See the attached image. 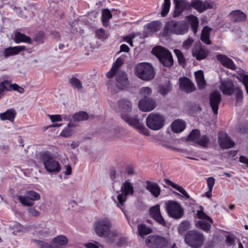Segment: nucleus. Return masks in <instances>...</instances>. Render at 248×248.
Segmentation results:
<instances>
[{"label":"nucleus","mask_w":248,"mask_h":248,"mask_svg":"<svg viewBox=\"0 0 248 248\" xmlns=\"http://www.w3.org/2000/svg\"><path fill=\"white\" fill-rule=\"evenodd\" d=\"M170 6V0H164V2L162 6L161 15L162 17H165L168 14Z\"/></svg>","instance_id":"nucleus-42"},{"label":"nucleus","mask_w":248,"mask_h":248,"mask_svg":"<svg viewBox=\"0 0 248 248\" xmlns=\"http://www.w3.org/2000/svg\"><path fill=\"white\" fill-rule=\"evenodd\" d=\"M216 58L223 66L231 70L236 69V65L233 61L227 56L222 54H218L216 55Z\"/></svg>","instance_id":"nucleus-19"},{"label":"nucleus","mask_w":248,"mask_h":248,"mask_svg":"<svg viewBox=\"0 0 248 248\" xmlns=\"http://www.w3.org/2000/svg\"><path fill=\"white\" fill-rule=\"evenodd\" d=\"M233 93L235 95L236 101L237 102H242L243 99V94L242 90L241 88L239 87H236Z\"/></svg>","instance_id":"nucleus-52"},{"label":"nucleus","mask_w":248,"mask_h":248,"mask_svg":"<svg viewBox=\"0 0 248 248\" xmlns=\"http://www.w3.org/2000/svg\"><path fill=\"white\" fill-rule=\"evenodd\" d=\"M40 159L45 169L48 172L58 173L60 171L61 166L58 161L54 159L50 152L46 151L41 152Z\"/></svg>","instance_id":"nucleus-3"},{"label":"nucleus","mask_w":248,"mask_h":248,"mask_svg":"<svg viewBox=\"0 0 248 248\" xmlns=\"http://www.w3.org/2000/svg\"><path fill=\"white\" fill-rule=\"evenodd\" d=\"M161 26L160 22L158 20L152 21L146 25L147 29L152 33L159 31L161 29Z\"/></svg>","instance_id":"nucleus-35"},{"label":"nucleus","mask_w":248,"mask_h":248,"mask_svg":"<svg viewBox=\"0 0 248 248\" xmlns=\"http://www.w3.org/2000/svg\"><path fill=\"white\" fill-rule=\"evenodd\" d=\"M216 7L214 2H203L201 0H192L190 3V9L192 7L199 13H202L207 9H213Z\"/></svg>","instance_id":"nucleus-13"},{"label":"nucleus","mask_w":248,"mask_h":248,"mask_svg":"<svg viewBox=\"0 0 248 248\" xmlns=\"http://www.w3.org/2000/svg\"><path fill=\"white\" fill-rule=\"evenodd\" d=\"M26 47L24 46H10L6 48L2 51V55L5 58L18 54L20 52L24 51Z\"/></svg>","instance_id":"nucleus-22"},{"label":"nucleus","mask_w":248,"mask_h":248,"mask_svg":"<svg viewBox=\"0 0 248 248\" xmlns=\"http://www.w3.org/2000/svg\"><path fill=\"white\" fill-rule=\"evenodd\" d=\"M16 115V111L14 108H10L4 112L0 113V119L2 121L8 120L11 122H13Z\"/></svg>","instance_id":"nucleus-27"},{"label":"nucleus","mask_w":248,"mask_h":248,"mask_svg":"<svg viewBox=\"0 0 248 248\" xmlns=\"http://www.w3.org/2000/svg\"><path fill=\"white\" fill-rule=\"evenodd\" d=\"M72 118L75 121H84L89 118V115L85 111H80L75 113L73 115Z\"/></svg>","instance_id":"nucleus-38"},{"label":"nucleus","mask_w":248,"mask_h":248,"mask_svg":"<svg viewBox=\"0 0 248 248\" xmlns=\"http://www.w3.org/2000/svg\"><path fill=\"white\" fill-rule=\"evenodd\" d=\"M14 40V42L16 44L23 42L31 44L32 43V40L30 37L19 31H17L15 33Z\"/></svg>","instance_id":"nucleus-28"},{"label":"nucleus","mask_w":248,"mask_h":248,"mask_svg":"<svg viewBox=\"0 0 248 248\" xmlns=\"http://www.w3.org/2000/svg\"><path fill=\"white\" fill-rule=\"evenodd\" d=\"M138 107L142 111H150L156 107V103L152 98L145 97L139 101Z\"/></svg>","instance_id":"nucleus-15"},{"label":"nucleus","mask_w":248,"mask_h":248,"mask_svg":"<svg viewBox=\"0 0 248 248\" xmlns=\"http://www.w3.org/2000/svg\"><path fill=\"white\" fill-rule=\"evenodd\" d=\"M189 29L187 22L183 20L168 21L164 27V34L167 35L170 32L177 35H183L187 32Z\"/></svg>","instance_id":"nucleus-2"},{"label":"nucleus","mask_w":248,"mask_h":248,"mask_svg":"<svg viewBox=\"0 0 248 248\" xmlns=\"http://www.w3.org/2000/svg\"><path fill=\"white\" fill-rule=\"evenodd\" d=\"M116 80L121 86V89L126 88L129 84L127 75L124 71L118 72L116 77Z\"/></svg>","instance_id":"nucleus-25"},{"label":"nucleus","mask_w":248,"mask_h":248,"mask_svg":"<svg viewBox=\"0 0 248 248\" xmlns=\"http://www.w3.org/2000/svg\"><path fill=\"white\" fill-rule=\"evenodd\" d=\"M209 53V51L207 49L202 46L195 48L192 52L193 56L198 61L205 59Z\"/></svg>","instance_id":"nucleus-24"},{"label":"nucleus","mask_w":248,"mask_h":248,"mask_svg":"<svg viewBox=\"0 0 248 248\" xmlns=\"http://www.w3.org/2000/svg\"><path fill=\"white\" fill-rule=\"evenodd\" d=\"M194 40L192 37L187 38L186 41L184 42L183 44V47L186 48H188L191 46Z\"/></svg>","instance_id":"nucleus-63"},{"label":"nucleus","mask_w":248,"mask_h":248,"mask_svg":"<svg viewBox=\"0 0 248 248\" xmlns=\"http://www.w3.org/2000/svg\"><path fill=\"white\" fill-rule=\"evenodd\" d=\"M112 15L108 9H104L102 11L101 21L104 26H107L110 19Z\"/></svg>","instance_id":"nucleus-36"},{"label":"nucleus","mask_w":248,"mask_h":248,"mask_svg":"<svg viewBox=\"0 0 248 248\" xmlns=\"http://www.w3.org/2000/svg\"><path fill=\"white\" fill-rule=\"evenodd\" d=\"M118 70L115 68L114 66H112L109 71L107 73V77L109 78H112L117 73H118Z\"/></svg>","instance_id":"nucleus-60"},{"label":"nucleus","mask_w":248,"mask_h":248,"mask_svg":"<svg viewBox=\"0 0 248 248\" xmlns=\"http://www.w3.org/2000/svg\"><path fill=\"white\" fill-rule=\"evenodd\" d=\"M180 89L186 93H189L196 90L195 86L190 79L186 77L179 78Z\"/></svg>","instance_id":"nucleus-17"},{"label":"nucleus","mask_w":248,"mask_h":248,"mask_svg":"<svg viewBox=\"0 0 248 248\" xmlns=\"http://www.w3.org/2000/svg\"><path fill=\"white\" fill-rule=\"evenodd\" d=\"M146 123L150 129L158 130L163 127L165 118L160 114L151 113L146 118Z\"/></svg>","instance_id":"nucleus-9"},{"label":"nucleus","mask_w":248,"mask_h":248,"mask_svg":"<svg viewBox=\"0 0 248 248\" xmlns=\"http://www.w3.org/2000/svg\"><path fill=\"white\" fill-rule=\"evenodd\" d=\"M145 242L149 248H175L176 247L175 244L170 246L167 239L157 235H149L146 238Z\"/></svg>","instance_id":"nucleus-5"},{"label":"nucleus","mask_w":248,"mask_h":248,"mask_svg":"<svg viewBox=\"0 0 248 248\" xmlns=\"http://www.w3.org/2000/svg\"><path fill=\"white\" fill-rule=\"evenodd\" d=\"M237 78L240 81L243 82L245 87L247 93L248 94V75L241 74L239 76V78Z\"/></svg>","instance_id":"nucleus-54"},{"label":"nucleus","mask_w":248,"mask_h":248,"mask_svg":"<svg viewBox=\"0 0 248 248\" xmlns=\"http://www.w3.org/2000/svg\"><path fill=\"white\" fill-rule=\"evenodd\" d=\"M10 81L8 80H4L0 83V99L4 95L5 91H9L8 85Z\"/></svg>","instance_id":"nucleus-40"},{"label":"nucleus","mask_w":248,"mask_h":248,"mask_svg":"<svg viewBox=\"0 0 248 248\" xmlns=\"http://www.w3.org/2000/svg\"><path fill=\"white\" fill-rule=\"evenodd\" d=\"M195 76L198 88L200 89L203 88L206 85V82L204 80L203 71L199 70L196 72Z\"/></svg>","instance_id":"nucleus-33"},{"label":"nucleus","mask_w":248,"mask_h":248,"mask_svg":"<svg viewBox=\"0 0 248 248\" xmlns=\"http://www.w3.org/2000/svg\"><path fill=\"white\" fill-rule=\"evenodd\" d=\"M123 56H126L125 55H122L121 57L118 58L115 62L113 63L112 66H114L115 68L119 70V68L123 64L124 60H123Z\"/></svg>","instance_id":"nucleus-56"},{"label":"nucleus","mask_w":248,"mask_h":248,"mask_svg":"<svg viewBox=\"0 0 248 248\" xmlns=\"http://www.w3.org/2000/svg\"><path fill=\"white\" fill-rule=\"evenodd\" d=\"M145 188L155 198L158 197L161 193V188L157 183L150 181L145 182Z\"/></svg>","instance_id":"nucleus-23"},{"label":"nucleus","mask_w":248,"mask_h":248,"mask_svg":"<svg viewBox=\"0 0 248 248\" xmlns=\"http://www.w3.org/2000/svg\"><path fill=\"white\" fill-rule=\"evenodd\" d=\"M218 142L221 148L229 149L234 145V142L226 133H220L218 136Z\"/></svg>","instance_id":"nucleus-21"},{"label":"nucleus","mask_w":248,"mask_h":248,"mask_svg":"<svg viewBox=\"0 0 248 248\" xmlns=\"http://www.w3.org/2000/svg\"><path fill=\"white\" fill-rule=\"evenodd\" d=\"M149 212L150 217L158 223L164 226L166 225V222L161 215L160 210V205L159 204H156L150 207Z\"/></svg>","instance_id":"nucleus-14"},{"label":"nucleus","mask_w":248,"mask_h":248,"mask_svg":"<svg viewBox=\"0 0 248 248\" xmlns=\"http://www.w3.org/2000/svg\"><path fill=\"white\" fill-rule=\"evenodd\" d=\"M228 16L234 23L246 21L247 18V15L240 10H235L232 11Z\"/></svg>","instance_id":"nucleus-20"},{"label":"nucleus","mask_w":248,"mask_h":248,"mask_svg":"<svg viewBox=\"0 0 248 248\" xmlns=\"http://www.w3.org/2000/svg\"><path fill=\"white\" fill-rule=\"evenodd\" d=\"M197 228L206 232H209L211 229V225L204 220H199L196 223Z\"/></svg>","instance_id":"nucleus-39"},{"label":"nucleus","mask_w":248,"mask_h":248,"mask_svg":"<svg viewBox=\"0 0 248 248\" xmlns=\"http://www.w3.org/2000/svg\"><path fill=\"white\" fill-rule=\"evenodd\" d=\"M135 73L139 78L144 80H151L155 77L153 66L147 62L137 64L135 66Z\"/></svg>","instance_id":"nucleus-6"},{"label":"nucleus","mask_w":248,"mask_h":248,"mask_svg":"<svg viewBox=\"0 0 248 248\" xmlns=\"http://www.w3.org/2000/svg\"><path fill=\"white\" fill-rule=\"evenodd\" d=\"M186 128L185 122L181 120H176L171 124L172 131L175 133L183 131Z\"/></svg>","instance_id":"nucleus-31"},{"label":"nucleus","mask_w":248,"mask_h":248,"mask_svg":"<svg viewBox=\"0 0 248 248\" xmlns=\"http://www.w3.org/2000/svg\"><path fill=\"white\" fill-rule=\"evenodd\" d=\"M45 36V33L43 31H39L35 34L33 39L34 41L39 44H43L44 42V39Z\"/></svg>","instance_id":"nucleus-46"},{"label":"nucleus","mask_w":248,"mask_h":248,"mask_svg":"<svg viewBox=\"0 0 248 248\" xmlns=\"http://www.w3.org/2000/svg\"><path fill=\"white\" fill-rule=\"evenodd\" d=\"M166 210L169 216L174 219H180L184 215L181 205L174 201H168L166 203Z\"/></svg>","instance_id":"nucleus-10"},{"label":"nucleus","mask_w":248,"mask_h":248,"mask_svg":"<svg viewBox=\"0 0 248 248\" xmlns=\"http://www.w3.org/2000/svg\"><path fill=\"white\" fill-rule=\"evenodd\" d=\"M121 193L119 194L117 196L118 203L117 206L124 211L123 206H124L126 202L127 196L133 195L134 193V188L133 184L128 180H125L122 184L121 187Z\"/></svg>","instance_id":"nucleus-7"},{"label":"nucleus","mask_w":248,"mask_h":248,"mask_svg":"<svg viewBox=\"0 0 248 248\" xmlns=\"http://www.w3.org/2000/svg\"><path fill=\"white\" fill-rule=\"evenodd\" d=\"M111 224L107 218L97 221L94 225V231L100 237H106L110 234Z\"/></svg>","instance_id":"nucleus-11"},{"label":"nucleus","mask_w":248,"mask_h":248,"mask_svg":"<svg viewBox=\"0 0 248 248\" xmlns=\"http://www.w3.org/2000/svg\"><path fill=\"white\" fill-rule=\"evenodd\" d=\"M118 108L121 111V117L129 125L137 129L139 132L145 136L149 135V130L140 122L137 115L130 116L128 113L131 111L132 104L125 98L120 99L118 102Z\"/></svg>","instance_id":"nucleus-1"},{"label":"nucleus","mask_w":248,"mask_h":248,"mask_svg":"<svg viewBox=\"0 0 248 248\" xmlns=\"http://www.w3.org/2000/svg\"><path fill=\"white\" fill-rule=\"evenodd\" d=\"M206 181L208 187V189H210V191L211 190H213V188L215 183V178L213 177H209L207 178Z\"/></svg>","instance_id":"nucleus-59"},{"label":"nucleus","mask_w":248,"mask_h":248,"mask_svg":"<svg viewBox=\"0 0 248 248\" xmlns=\"http://www.w3.org/2000/svg\"><path fill=\"white\" fill-rule=\"evenodd\" d=\"M164 181L166 184L172 187L174 189L177 190L179 192H180L185 198L187 199H189V195L187 193L186 191L182 186L175 184L174 183L172 182L171 181L168 179H165L164 180Z\"/></svg>","instance_id":"nucleus-29"},{"label":"nucleus","mask_w":248,"mask_h":248,"mask_svg":"<svg viewBox=\"0 0 248 248\" xmlns=\"http://www.w3.org/2000/svg\"><path fill=\"white\" fill-rule=\"evenodd\" d=\"M210 140L206 135H202L197 140L196 143L203 147H206L209 143Z\"/></svg>","instance_id":"nucleus-49"},{"label":"nucleus","mask_w":248,"mask_h":248,"mask_svg":"<svg viewBox=\"0 0 248 248\" xmlns=\"http://www.w3.org/2000/svg\"><path fill=\"white\" fill-rule=\"evenodd\" d=\"M69 83L73 88L81 90L83 88L81 82L76 77H72L70 78Z\"/></svg>","instance_id":"nucleus-41"},{"label":"nucleus","mask_w":248,"mask_h":248,"mask_svg":"<svg viewBox=\"0 0 248 248\" xmlns=\"http://www.w3.org/2000/svg\"><path fill=\"white\" fill-rule=\"evenodd\" d=\"M187 19L188 23L189 24L192 31L195 34L198 31V29L199 25V21L198 18L193 15H190L187 16Z\"/></svg>","instance_id":"nucleus-30"},{"label":"nucleus","mask_w":248,"mask_h":248,"mask_svg":"<svg viewBox=\"0 0 248 248\" xmlns=\"http://www.w3.org/2000/svg\"><path fill=\"white\" fill-rule=\"evenodd\" d=\"M68 243L67 238L63 235H58L52 240V244L54 248H62Z\"/></svg>","instance_id":"nucleus-26"},{"label":"nucleus","mask_w":248,"mask_h":248,"mask_svg":"<svg viewBox=\"0 0 248 248\" xmlns=\"http://www.w3.org/2000/svg\"><path fill=\"white\" fill-rule=\"evenodd\" d=\"M186 244L193 248H198L204 243V236L202 233L195 230L188 231L185 237Z\"/></svg>","instance_id":"nucleus-8"},{"label":"nucleus","mask_w":248,"mask_h":248,"mask_svg":"<svg viewBox=\"0 0 248 248\" xmlns=\"http://www.w3.org/2000/svg\"><path fill=\"white\" fill-rule=\"evenodd\" d=\"M36 241L40 248H54V245L52 244V241L50 244L43 241L37 240Z\"/></svg>","instance_id":"nucleus-57"},{"label":"nucleus","mask_w":248,"mask_h":248,"mask_svg":"<svg viewBox=\"0 0 248 248\" xmlns=\"http://www.w3.org/2000/svg\"><path fill=\"white\" fill-rule=\"evenodd\" d=\"M137 230L139 236L141 237H143L144 235L149 234L153 232L152 229L144 224H139L137 227Z\"/></svg>","instance_id":"nucleus-34"},{"label":"nucleus","mask_w":248,"mask_h":248,"mask_svg":"<svg viewBox=\"0 0 248 248\" xmlns=\"http://www.w3.org/2000/svg\"><path fill=\"white\" fill-rule=\"evenodd\" d=\"M140 94L143 97V98H145V97L150 98V96L152 94V90L148 87H142L140 90Z\"/></svg>","instance_id":"nucleus-51"},{"label":"nucleus","mask_w":248,"mask_h":248,"mask_svg":"<svg viewBox=\"0 0 248 248\" xmlns=\"http://www.w3.org/2000/svg\"><path fill=\"white\" fill-rule=\"evenodd\" d=\"M8 87L10 91H16L19 93H23L25 92L24 89L16 83L9 84Z\"/></svg>","instance_id":"nucleus-47"},{"label":"nucleus","mask_w":248,"mask_h":248,"mask_svg":"<svg viewBox=\"0 0 248 248\" xmlns=\"http://www.w3.org/2000/svg\"><path fill=\"white\" fill-rule=\"evenodd\" d=\"M235 88L232 81L228 79L221 82L220 89L223 94L231 96L233 93Z\"/></svg>","instance_id":"nucleus-18"},{"label":"nucleus","mask_w":248,"mask_h":248,"mask_svg":"<svg viewBox=\"0 0 248 248\" xmlns=\"http://www.w3.org/2000/svg\"><path fill=\"white\" fill-rule=\"evenodd\" d=\"M189 228V222L187 220L183 221L179 225L178 227V232L179 234L184 233Z\"/></svg>","instance_id":"nucleus-45"},{"label":"nucleus","mask_w":248,"mask_h":248,"mask_svg":"<svg viewBox=\"0 0 248 248\" xmlns=\"http://www.w3.org/2000/svg\"><path fill=\"white\" fill-rule=\"evenodd\" d=\"M185 9L178 7V6H174V10L173 14L174 17H178L181 16L183 13Z\"/></svg>","instance_id":"nucleus-58"},{"label":"nucleus","mask_w":248,"mask_h":248,"mask_svg":"<svg viewBox=\"0 0 248 248\" xmlns=\"http://www.w3.org/2000/svg\"><path fill=\"white\" fill-rule=\"evenodd\" d=\"M13 229L14 230L13 233L15 235L23 231L24 227L18 222H16L14 224Z\"/></svg>","instance_id":"nucleus-55"},{"label":"nucleus","mask_w":248,"mask_h":248,"mask_svg":"<svg viewBox=\"0 0 248 248\" xmlns=\"http://www.w3.org/2000/svg\"><path fill=\"white\" fill-rule=\"evenodd\" d=\"M8 87L10 91H16L19 93H23L25 92L24 89L16 83L9 84Z\"/></svg>","instance_id":"nucleus-48"},{"label":"nucleus","mask_w":248,"mask_h":248,"mask_svg":"<svg viewBox=\"0 0 248 248\" xmlns=\"http://www.w3.org/2000/svg\"><path fill=\"white\" fill-rule=\"evenodd\" d=\"M41 199V196L39 193L34 190H28L25 193V196L22 195H19L18 199L21 203L27 206H31L34 205V202L29 201V200L31 201H38Z\"/></svg>","instance_id":"nucleus-12"},{"label":"nucleus","mask_w":248,"mask_h":248,"mask_svg":"<svg viewBox=\"0 0 248 248\" xmlns=\"http://www.w3.org/2000/svg\"><path fill=\"white\" fill-rule=\"evenodd\" d=\"M221 101L220 94L217 91H213L209 95V103L215 114L218 113V106Z\"/></svg>","instance_id":"nucleus-16"},{"label":"nucleus","mask_w":248,"mask_h":248,"mask_svg":"<svg viewBox=\"0 0 248 248\" xmlns=\"http://www.w3.org/2000/svg\"><path fill=\"white\" fill-rule=\"evenodd\" d=\"M175 5L182 8L185 10L190 9V3L186 1V0H173Z\"/></svg>","instance_id":"nucleus-44"},{"label":"nucleus","mask_w":248,"mask_h":248,"mask_svg":"<svg viewBox=\"0 0 248 248\" xmlns=\"http://www.w3.org/2000/svg\"><path fill=\"white\" fill-rule=\"evenodd\" d=\"M198 217L200 219H205L209 222L212 223H213V220L212 219L207 216L202 210H199L197 211V213Z\"/></svg>","instance_id":"nucleus-53"},{"label":"nucleus","mask_w":248,"mask_h":248,"mask_svg":"<svg viewBox=\"0 0 248 248\" xmlns=\"http://www.w3.org/2000/svg\"><path fill=\"white\" fill-rule=\"evenodd\" d=\"M172 89V86L170 84V82L165 85L160 86L159 88V93L165 95L168 93Z\"/></svg>","instance_id":"nucleus-50"},{"label":"nucleus","mask_w":248,"mask_h":248,"mask_svg":"<svg viewBox=\"0 0 248 248\" xmlns=\"http://www.w3.org/2000/svg\"><path fill=\"white\" fill-rule=\"evenodd\" d=\"M152 53L164 66L170 67L173 65L172 55L166 48L159 46H156L152 49Z\"/></svg>","instance_id":"nucleus-4"},{"label":"nucleus","mask_w":248,"mask_h":248,"mask_svg":"<svg viewBox=\"0 0 248 248\" xmlns=\"http://www.w3.org/2000/svg\"><path fill=\"white\" fill-rule=\"evenodd\" d=\"M173 51L177 58L179 64L180 65H185L186 63V59L182 52L178 49H175Z\"/></svg>","instance_id":"nucleus-43"},{"label":"nucleus","mask_w":248,"mask_h":248,"mask_svg":"<svg viewBox=\"0 0 248 248\" xmlns=\"http://www.w3.org/2000/svg\"><path fill=\"white\" fill-rule=\"evenodd\" d=\"M48 116L52 123L61 122L62 121V118L61 115H48Z\"/></svg>","instance_id":"nucleus-61"},{"label":"nucleus","mask_w":248,"mask_h":248,"mask_svg":"<svg viewBox=\"0 0 248 248\" xmlns=\"http://www.w3.org/2000/svg\"><path fill=\"white\" fill-rule=\"evenodd\" d=\"M72 134V130L70 128H66L64 129L61 132V135L63 137H68Z\"/></svg>","instance_id":"nucleus-64"},{"label":"nucleus","mask_w":248,"mask_h":248,"mask_svg":"<svg viewBox=\"0 0 248 248\" xmlns=\"http://www.w3.org/2000/svg\"><path fill=\"white\" fill-rule=\"evenodd\" d=\"M212 29L207 26H204L202 31L200 39L202 42L207 45H210L211 41L210 40V32Z\"/></svg>","instance_id":"nucleus-32"},{"label":"nucleus","mask_w":248,"mask_h":248,"mask_svg":"<svg viewBox=\"0 0 248 248\" xmlns=\"http://www.w3.org/2000/svg\"><path fill=\"white\" fill-rule=\"evenodd\" d=\"M95 34L96 36L99 39H104L105 38L106 34L105 30L101 28L95 31Z\"/></svg>","instance_id":"nucleus-62"},{"label":"nucleus","mask_w":248,"mask_h":248,"mask_svg":"<svg viewBox=\"0 0 248 248\" xmlns=\"http://www.w3.org/2000/svg\"><path fill=\"white\" fill-rule=\"evenodd\" d=\"M201 133L200 131L198 129L192 130L187 138V140L188 141H194L196 143L197 140L200 138Z\"/></svg>","instance_id":"nucleus-37"}]
</instances>
